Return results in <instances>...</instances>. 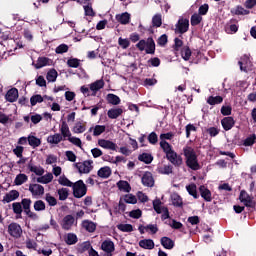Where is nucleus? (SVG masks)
I'll list each match as a JSON object with an SVG mask.
<instances>
[{"label":"nucleus","instance_id":"obj_3","mask_svg":"<svg viewBox=\"0 0 256 256\" xmlns=\"http://www.w3.org/2000/svg\"><path fill=\"white\" fill-rule=\"evenodd\" d=\"M239 199L244 205L248 208L256 209V202L254 201V197L250 196L246 190H242L240 192Z\"/></svg>","mask_w":256,"mask_h":256},{"label":"nucleus","instance_id":"obj_13","mask_svg":"<svg viewBox=\"0 0 256 256\" xmlns=\"http://www.w3.org/2000/svg\"><path fill=\"white\" fill-rule=\"evenodd\" d=\"M155 50H156L155 41L153 40L152 37H149L146 40L145 52H146V54L154 55L155 54Z\"/></svg>","mask_w":256,"mask_h":256},{"label":"nucleus","instance_id":"obj_8","mask_svg":"<svg viewBox=\"0 0 256 256\" xmlns=\"http://www.w3.org/2000/svg\"><path fill=\"white\" fill-rule=\"evenodd\" d=\"M75 223V218L72 215H66L62 220V229L70 231Z\"/></svg>","mask_w":256,"mask_h":256},{"label":"nucleus","instance_id":"obj_51","mask_svg":"<svg viewBox=\"0 0 256 256\" xmlns=\"http://www.w3.org/2000/svg\"><path fill=\"white\" fill-rule=\"evenodd\" d=\"M34 209L36 211H43L46 209V205L42 200H37L34 202Z\"/></svg>","mask_w":256,"mask_h":256},{"label":"nucleus","instance_id":"obj_12","mask_svg":"<svg viewBox=\"0 0 256 256\" xmlns=\"http://www.w3.org/2000/svg\"><path fill=\"white\" fill-rule=\"evenodd\" d=\"M29 191L33 196H41L44 194V187L40 184H30Z\"/></svg>","mask_w":256,"mask_h":256},{"label":"nucleus","instance_id":"obj_23","mask_svg":"<svg viewBox=\"0 0 256 256\" xmlns=\"http://www.w3.org/2000/svg\"><path fill=\"white\" fill-rule=\"evenodd\" d=\"M13 213L17 215V219H22L23 208L20 202L12 203Z\"/></svg>","mask_w":256,"mask_h":256},{"label":"nucleus","instance_id":"obj_43","mask_svg":"<svg viewBox=\"0 0 256 256\" xmlns=\"http://www.w3.org/2000/svg\"><path fill=\"white\" fill-rule=\"evenodd\" d=\"M58 182L60 185L67 187H72V185L74 184L65 175L60 176Z\"/></svg>","mask_w":256,"mask_h":256},{"label":"nucleus","instance_id":"obj_15","mask_svg":"<svg viewBox=\"0 0 256 256\" xmlns=\"http://www.w3.org/2000/svg\"><path fill=\"white\" fill-rule=\"evenodd\" d=\"M98 145L104 149H110L113 151H115L117 148V145L114 142H112L110 140H105V139H100L98 141Z\"/></svg>","mask_w":256,"mask_h":256},{"label":"nucleus","instance_id":"obj_62","mask_svg":"<svg viewBox=\"0 0 256 256\" xmlns=\"http://www.w3.org/2000/svg\"><path fill=\"white\" fill-rule=\"evenodd\" d=\"M255 141H256V135L253 134L250 137L245 139L244 145L245 146H252V145H254Z\"/></svg>","mask_w":256,"mask_h":256},{"label":"nucleus","instance_id":"obj_36","mask_svg":"<svg viewBox=\"0 0 256 256\" xmlns=\"http://www.w3.org/2000/svg\"><path fill=\"white\" fill-rule=\"evenodd\" d=\"M53 175L51 173H47L46 175L37 178L38 183L48 184L52 181Z\"/></svg>","mask_w":256,"mask_h":256},{"label":"nucleus","instance_id":"obj_38","mask_svg":"<svg viewBox=\"0 0 256 256\" xmlns=\"http://www.w3.org/2000/svg\"><path fill=\"white\" fill-rule=\"evenodd\" d=\"M106 99H107V102L112 105H118L121 102L120 98L114 94H108Z\"/></svg>","mask_w":256,"mask_h":256},{"label":"nucleus","instance_id":"obj_25","mask_svg":"<svg viewBox=\"0 0 256 256\" xmlns=\"http://www.w3.org/2000/svg\"><path fill=\"white\" fill-rule=\"evenodd\" d=\"M116 20L119 23L123 24V25L129 24V22H130V14L125 12V13H123L121 15H117L116 16Z\"/></svg>","mask_w":256,"mask_h":256},{"label":"nucleus","instance_id":"obj_58","mask_svg":"<svg viewBox=\"0 0 256 256\" xmlns=\"http://www.w3.org/2000/svg\"><path fill=\"white\" fill-rule=\"evenodd\" d=\"M124 200L128 204H136L137 203V198L132 194L125 195Z\"/></svg>","mask_w":256,"mask_h":256},{"label":"nucleus","instance_id":"obj_34","mask_svg":"<svg viewBox=\"0 0 256 256\" xmlns=\"http://www.w3.org/2000/svg\"><path fill=\"white\" fill-rule=\"evenodd\" d=\"M186 189L188 191V193L193 196L195 199H198L199 198V195L197 193V186L196 184L192 183L190 185H187L186 186Z\"/></svg>","mask_w":256,"mask_h":256},{"label":"nucleus","instance_id":"obj_63","mask_svg":"<svg viewBox=\"0 0 256 256\" xmlns=\"http://www.w3.org/2000/svg\"><path fill=\"white\" fill-rule=\"evenodd\" d=\"M45 200L50 206H55L57 204L56 198L51 196L49 193L46 194Z\"/></svg>","mask_w":256,"mask_h":256},{"label":"nucleus","instance_id":"obj_37","mask_svg":"<svg viewBox=\"0 0 256 256\" xmlns=\"http://www.w3.org/2000/svg\"><path fill=\"white\" fill-rule=\"evenodd\" d=\"M28 180V176L26 174L20 173L16 176L14 183L17 186L22 185L23 183H25Z\"/></svg>","mask_w":256,"mask_h":256},{"label":"nucleus","instance_id":"obj_59","mask_svg":"<svg viewBox=\"0 0 256 256\" xmlns=\"http://www.w3.org/2000/svg\"><path fill=\"white\" fill-rule=\"evenodd\" d=\"M69 50V47L66 45V44H61L59 45L56 49H55V52L57 54H63V53H66L68 52Z\"/></svg>","mask_w":256,"mask_h":256},{"label":"nucleus","instance_id":"obj_33","mask_svg":"<svg viewBox=\"0 0 256 256\" xmlns=\"http://www.w3.org/2000/svg\"><path fill=\"white\" fill-rule=\"evenodd\" d=\"M223 97L222 96H210L208 99H207V103L211 106H214V105H218V104H221L223 102Z\"/></svg>","mask_w":256,"mask_h":256},{"label":"nucleus","instance_id":"obj_64","mask_svg":"<svg viewBox=\"0 0 256 256\" xmlns=\"http://www.w3.org/2000/svg\"><path fill=\"white\" fill-rule=\"evenodd\" d=\"M118 43L123 49H127L130 46V41L121 37L119 38Z\"/></svg>","mask_w":256,"mask_h":256},{"label":"nucleus","instance_id":"obj_42","mask_svg":"<svg viewBox=\"0 0 256 256\" xmlns=\"http://www.w3.org/2000/svg\"><path fill=\"white\" fill-rule=\"evenodd\" d=\"M231 13L235 15H248L250 14V11L245 10L242 6H237L235 9L231 11Z\"/></svg>","mask_w":256,"mask_h":256},{"label":"nucleus","instance_id":"obj_27","mask_svg":"<svg viewBox=\"0 0 256 256\" xmlns=\"http://www.w3.org/2000/svg\"><path fill=\"white\" fill-rule=\"evenodd\" d=\"M153 159V156L149 153H142L138 156V160L144 162L145 164H151Z\"/></svg>","mask_w":256,"mask_h":256},{"label":"nucleus","instance_id":"obj_24","mask_svg":"<svg viewBox=\"0 0 256 256\" xmlns=\"http://www.w3.org/2000/svg\"><path fill=\"white\" fill-rule=\"evenodd\" d=\"M105 83L103 80H97L96 82L92 83L90 85V90L94 92V96L96 95V92L99 91L104 87Z\"/></svg>","mask_w":256,"mask_h":256},{"label":"nucleus","instance_id":"obj_11","mask_svg":"<svg viewBox=\"0 0 256 256\" xmlns=\"http://www.w3.org/2000/svg\"><path fill=\"white\" fill-rule=\"evenodd\" d=\"M142 183L144 186L147 187H153L155 180L153 178V175L151 172L147 171L144 173L143 177H142Z\"/></svg>","mask_w":256,"mask_h":256},{"label":"nucleus","instance_id":"obj_57","mask_svg":"<svg viewBox=\"0 0 256 256\" xmlns=\"http://www.w3.org/2000/svg\"><path fill=\"white\" fill-rule=\"evenodd\" d=\"M85 15L89 17H95L96 13L94 12L91 5L84 6Z\"/></svg>","mask_w":256,"mask_h":256},{"label":"nucleus","instance_id":"obj_17","mask_svg":"<svg viewBox=\"0 0 256 256\" xmlns=\"http://www.w3.org/2000/svg\"><path fill=\"white\" fill-rule=\"evenodd\" d=\"M52 61L47 57H39L36 64H33L36 69H41L45 66H50Z\"/></svg>","mask_w":256,"mask_h":256},{"label":"nucleus","instance_id":"obj_55","mask_svg":"<svg viewBox=\"0 0 256 256\" xmlns=\"http://www.w3.org/2000/svg\"><path fill=\"white\" fill-rule=\"evenodd\" d=\"M172 202H173V205L176 207H181L183 205L182 198L177 194L173 195Z\"/></svg>","mask_w":256,"mask_h":256},{"label":"nucleus","instance_id":"obj_7","mask_svg":"<svg viewBox=\"0 0 256 256\" xmlns=\"http://www.w3.org/2000/svg\"><path fill=\"white\" fill-rule=\"evenodd\" d=\"M166 158L175 166L180 167L183 164V158L178 155L175 151L169 153Z\"/></svg>","mask_w":256,"mask_h":256},{"label":"nucleus","instance_id":"obj_46","mask_svg":"<svg viewBox=\"0 0 256 256\" xmlns=\"http://www.w3.org/2000/svg\"><path fill=\"white\" fill-rule=\"evenodd\" d=\"M203 18L201 15L195 13L191 17V25L192 26H197L202 22Z\"/></svg>","mask_w":256,"mask_h":256},{"label":"nucleus","instance_id":"obj_52","mask_svg":"<svg viewBox=\"0 0 256 256\" xmlns=\"http://www.w3.org/2000/svg\"><path fill=\"white\" fill-rule=\"evenodd\" d=\"M181 55H182V58L185 60V61H188L192 55V52L191 50L189 49V47H186V48H183L182 51H181Z\"/></svg>","mask_w":256,"mask_h":256},{"label":"nucleus","instance_id":"obj_49","mask_svg":"<svg viewBox=\"0 0 256 256\" xmlns=\"http://www.w3.org/2000/svg\"><path fill=\"white\" fill-rule=\"evenodd\" d=\"M24 213L29 217V219H33V221H36L38 219V215L31 211V207L23 208Z\"/></svg>","mask_w":256,"mask_h":256},{"label":"nucleus","instance_id":"obj_61","mask_svg":"<svg viewBox=\"0 0 256 256\" xmlns=\"http://www.w3.org/2000/svg\"><path fill=\"white\" fill-rule=\"evenodd\" d=\"M206 132L211 136V137H216L220 133V129L217 127H210L206 130Z\"/></svg>","mask_w":256,"mask_h":256},{"label":"nucleus","instance_id":"obj_40","mask_svg":"<svg viewBox=\"0 0 256 256\" xmlns=\"http://www.w3.org/2000/svg\"><path fill=\"white\" fill-rule=\"evenodd\" d=\"M117 227L122 233H132L133 231V226L131 224H119Z\"/></svg>","mask_w":256,"mask_h":256},{"label":"nucleus","instance_id":"obj_48","mask_svg":"<svg viewBox=\"0 0 256 256\" xmlns=\"http://www.w3.org/2000/svg\"><path fill=\"white\" fill-rule=\"evenodd\" d=\"M106 130V127L104 125H96L93 129V135L94 136H99L102 133H104Z\"/></svg>","mask_w":256,"mask_h":256},{"label":"nucleus","instance_id":"obj_41","mask_svg":"<svg viewBox=\"0 0 256 256\" xmlns=\"http://www.w3.org/2000/svg\"><path fill=\"white\" fill-rule=\"evenodd\" d=\"M152 25L155 28H159L162 26V16L161 14H156L153 18H152Z\"/></svg>","mask_w":256,"mask_h":256},{"label":"nucleus","instance_id":"obj_50","mask_svg":"<svg viewBox=\"0 0 256 256\" xmlns=\"http://www.w3.org/2000/svg\"><path fill=\"white\" fill-rule=\"evenodd\" d=\"M67 65L71 68H78L80 66V60L77 58H70L67 61Z\"/></svg>","mask_w":256,"mask_h":256},{"label":"nucleus","instance_id":"obj_28","mask_svg":"<svg viewBox=\"0 0 256 256\" xmlns=\"http://www.w3.org/2000/svg\"><path fill=\"white\" fill-rule=\"evenodd\" d=\"M63 140V137L61 134L59 133H56L54 135H50L48 138H47V142L50 143V144H58L60 143L61 141Z\"/></svg>","mask_w":256,"mask_h":256},{"label":"nucleus","instance_id":"obj_10","mask_svg":"<svg viewBox=\"0 0 256 256\" xmlns=\"http://www.w3.org/2000/svg\"><path fill=\"white\" fill-rule=\"evenodd\" d=\"M236 121L233 117H225L221 120V124L225 131L231 130L235 126Z\"/></svg>","mask_w":256,"mask_h":256},{"label":"nucleus","instance_id":"obj_19","mask_svg":"<svg viewBox=\"0 0 256 256\" xmlns=\"http://www.w3.org/2000/svg\"><path fill=\"white\" fill-rule=\"evenodd\" d=\"M112 174V170L110 167L108 166H105V167H102L98 170L97 172V175L100 177V178H104V179H107L111 176Z\"/></svg>","mask_w":256,"mask_h":256},{"label":"nucleus","instance_id":"obj_16","mask_svg":"<svg viewBox=\"0 0 256 256\" xmlns=\"http://www.w3.org/2000/svg\"><path fill=\"white\" fill-rule=\"evenodd\" d=\"M101 249L102 251H105V253H113V251H115V245L113 241L105 240L101 245Z\"/></svg>","mask_w":256,"mask_h":256},{"label":"nucleus","instance_id":"obj_14","mask_svg":"<svg viewBox=\"0 0 256 256\" xmlns=\"http://www.w3.org/2000/svg\"><path fill=\"white\" fill-rule=\"evenodd\" d=\"M199 191H200V194L202 196V198L207 201V202H211L212 201V193L211 191L204 185H201L199 187Z\"/></svg>","mask_w":256,"mask_h":256},{"label":"nucleus","instance_id":"obj_20","mask_svg":"<svg viewBox=\"0 0 256 256\" xmlns=\"http://www.w3.org/2000/svg\"><path fill=\"white\" fill-rule=\"evenodd\" d=\"M161 245L164 247V249L171 250L175 246V242L171 238L164 236L161 238Z\"/></svg>","mask_w":256,"mask_h":256},{"label":"nucleus","instance_id":"obj_6","mask_svg":"<svg viewBox=\"0 0 256 256\" xmlns=\"http://www.w3.org/2000/svg\"><path fill=\"white\" fill-rule=\"evenodd\" d=\"M175 27H176L175 33L182 35L189 30V20L180 18L177 24L175 25Z\"/></svg>","mask_w":256,"mask_h":256},{"label":"nucleus","instance_id":"obj_45","mask_svg":"<svg viewBox=\"0 0 256 256\" xmlns=\"http://www.w3.org/2000/svg\"><path fill=\"white\" fill-rule=\"evenodd\" d=\"M65 241H66L67 245H75V243H77V241H78V238H77L76 234L69 233V234H67V238Z\"/></svg>","mask_w":256,"mask_h":256},{"label":"nucleus","instance_id":"obj_47","mask_svg":"<svg viewBox=\"0 0 256 256\" xmlns=\"http://www.w3.org/2000/svg\"><path fill=\"white\" fill-rule=\"evenodd\" d=\"M85 130H86V127L81 122H77L73 128V132L76 134L83 133Z\"/></svg>","mask_w":256,"mask_h":256},{"label":"nucleus","instance_id":"obj_54","mask_svg":"<svg viewBox=\"0 0 256 256\" xmlns=\"http://www.w3.org/2000/svg\"><path fill=\"white\" fill-rule=\"evenodd\" d=\"M43 102V97L41 95H33L30 98V103L32 106H35L37 103H42Z\"/></svg>","mask_w":256,"mask_h":256},{"label":"nucleus","instance_id":"obj_1","mask_svg":"<svg viewBox=\"0 0 256 256\" xmlns=\"http://www.w3.org/2000/svg\"><path fill=\"white\" fill-rule=\"evenodd\" d=\"M183 153L186 158V165L194 171L200 170L201 166L198 162V156L195 150L190 146L183 148Z\"/></svg>","mask_w":256,"mask_h":256},{"label":"nucleus","instance_id":"obj_9","mask_svg":"<svg viewBox=\"0 0 256 256\" xmlns=\"http://www.w3.org/2000/svg\"><path fill=\"white\" fill-rule=\"evenodd\" d=\"M20 196L19 191L17 190H11L8 193L5 194V196L3 197L2 202L5 203H9L11 201H14L16 199H18Z\"/></svg>","mask_w":256,"mask_h":256},{"label":"nucleus","instance_id":"obj_30","mask_svg":"<svg viewBox=\"0 0 256 256\" xmlns=\"http://www.w3.org/2000/svg\"><path fill=\"white\" fill-rule=\"evenodd\" d=\"M27 139H28V144H29L31 147H33V148H36V147H38V146L41 145V140H40L39 138L33 136V135H29V136L27 137Z\"/></svg>","mask_w":256,"mask_h":256},{"label":"nucleus","instance_id":"obj_22","mask_svg":"<svg viewBox=\"0 0 256 256\" xmlns=\"http://www.w3.org/2000/svg\"><path fill=\"white\" fill-rule=\"evenodd\" d=\"M139 246L142 248V249H148V250H151V249H154L155 247V244L153 242L152 239H143L139 242Z\"/></svg>","mask_w":256,"mask_h":256},{"label":"nucleus","instance_id":"obj_29","mask_svg":"<svg viewBox=\"0 0 256 256\" xmlns=\"http://www.w3.org/2000/svg\"><path fill=\"white\" fill-rule=\"evenodd\" d=\"M160 146L165 152L166 156L174 152L173 147L166 140H162L160 142Z\"/></svg>","mask_w":256,"mask_h":256},{"label":"nucleus","instance_id":"obj_21","mask_svg":"<svg viewBox=\"0 0 256 256\" xmlns=\"http://www.w3.org/2000/svg\"><path fill=\"white\" fill-rule=\"evenodd\" d=\"M83 229L87 230L88 233H94L96 231V223L90 221V220H84L82 222Z\"/></svg>","mask_w":256,"mask_h":256},{"label":"nucleus","instance_id":"obj_56","mask_svg":"<svg viewBox=\"0 0 256 256\" xmlns=\"http://www.w3.org/2000/svg\"><path fill=\"white\" fill-rule=\"evenodd\" d=\"M161 174L169 175L173 172V167L171 165H165L164 167L159 169Z\"/></svg>","mask_w":256,"mask_h":256},{"label":"nucleus","instance_id":"obj_32","mask_svg":"<svg viewBox=\"0 0 256 256\" xmlns=\"http://www.w3.org/2000/svg\"><path fill=\"white\" fill-rule=\"evenodd\" d=\"M60 131H61V136L64 137V139L66 137H70L72 136L70 130H69V127L67 125V123L65 121L62 122V125H61V128H60Z\"/></svg>","mask_w":256,"mask_h":256},{"label":"nucleus","instance_id":"obj_31","mask_svg":"<svg viewBox=\"0 0 256 256\" xmlns=\"http://www.w3.org/2000/svg\"><path fill=\"white\" fill-rule=\"evenodd\" d=\"M117 187L119 188V190L127 192V193H129L131 191L130 184L127 181H124V180H120L117 183Z\"/></svg>","mask_w":256,"mask_h":256},{"label":"nucleus","instance_id":"obj_35","mask_svg":"<svg viewBox=\"0 0 256 256\" xmlns=\"http://www.w3.org/2000/svg\"><path fill=\"white\" fill-rule=\"evenodd\" d=\"M28 169L38 176H42L45 172L41 166L37 167V166L32 165L31 163L28 164Z\"/></svg>","mask_w":256,"mask_h":256},{"label":"nucleus","instance_id":"obj_2","mask_svg":"<svg viewBox=\"0 0 256 256\" xmlns=\"http://www.w3.org/2000/svg\"><path fill=\"white\" fill-rule=\"evenodd\" d=\"M73 189V195L75 198H82L87 193V186L83 180H78L71 186Z\"/></svg>","mask_w":256,"mask_h":256},{"label":"nucleus","instance_id":"obj_5","mask_svg":"<svg viewBox=\"0 0 256 256\" xmlns=\"http://www.w3.org/2000/svg\"><path fill=\"white\" fill-rule=\"evenodd\" d=\"M8 233L11 237H14V239H20L23 231L21 226L18 223L12 222L8 226Z\"/></svg>","mask_w":256,"mask_h":256},{"label":"nucleus","instance_id":"obj_44","mask_svg":"<svg viewBox=\"0 0 256 256\" xmlns=\"http://www.w3.org/2000/svg\"><path fill=\"white\" fill-rule=\"evenodd\" d=\"M59 195V200L64 201L68 198L69 196V190L67 188H61L57 191Z\"/></svg>","mask_w":256,"mask_h":256},{"label":"nucleus","instance_id":"obj_18","mask_svg":"<svg viewBox=\"0 0 256 256\" xmlns=\"http://www.w3.org/2000/svg\"><path fill=\"white\" fill-rule=\"evenodd\" d=\"M6 100L9 101L10 103H13L17 100L18 98V90L16 88H12L10 89L6 96H5Z\"/></svg>","mask_w":256,"mask_h":256},{"label":"nucleus","instance_id":"obj_4","mask_svg":"<svg viewBox=\"0 0 256 256\" xmlns=\"http://www.w3.org/2000/svg\"><path fill=\"white\" fill-rule=\"evenodd\" d=\"M93 161L86 160L84 162L75 163L74 166L78 169L80 174H88L93 169Z\"/></svg>","mask_w":256,"mask_h":256},{"label":"nucleus","instance_id":"obj_26","mask_svg":"<svg viewBox=\"0 0 256 256\" xmlns=\"http://www.w3.org/2000/svg\"><path fill=\"white\" fill-rule=\"evenodd\" d=\"M122 113H123V110L121 108H115V109H110L107 115L110 119H117L120 115H122Z\"/></svg>","mask_w":256,"mask_h":256},{"label":"nucleus","instance_id":"obj_53","mask_svg":"<svg viewBox=\"0 0 256 256\" xmlns=\"http://www.w3.org/2000/svg\"><path fill=\"white\" fill-rule=\"evenodd\" d=\"M161 204L162 202L160 201V199H156L153 201V208L158 214H161L163 211V207H161Z\"/></svg>","mask_w":256,"mask_h":256},{"label":"nucleus","instance_id":"obj_60","mask_svg":"<svg viewBox=\"0 0 256 256\" xmlns=\"http://www.w3.org/2000/svg\"><path fill=\"white\" fill-rule=\"evenodd\" d=\"M157 43L159 46L164 47L168 43V36L163 34L158 38Z\"/></svg>","mask_w":256,"mask_h":256},{"label":"nucleus","instance_id":"obj_39","mask_svg":"<svg viewBox=\"0 0 256 256\" xmlns=\"http://www.w3.org/2000/svg\"><path fill=\"white\" fill-rule=\"evenodd\" d=\"M58 77V73L55 69H50L46 75L48 82H55Z\"/></svg>","mask_w":256,"mask_h":256}]
</instances>
